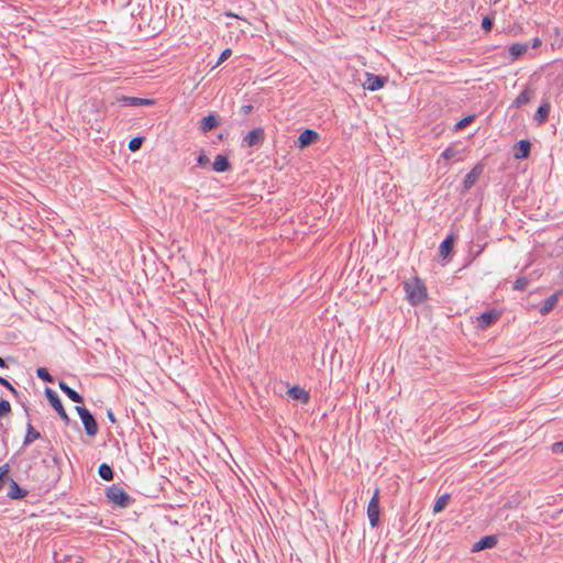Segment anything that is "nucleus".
Here are the masks:
<instances>
[{"label":"nucleus","instance_id":"obj_2","mask_svg":"<svg viewBox=\"0 0 563 563\" xmlns=\"http://www.w3.org/2000/svg\"><path fill=\"white\" fill-rule=\"evenodd\" d=\"M106 495L110 503L122 508L128 507L131 503V497L124 489L115 485L109 487Z\"/></svg>","mask_w":563,"mask_h":563},{"label":"nucleus","instance_id":"obj_41","mask_svg":"<svg viewBox=\"0 0 563 563\" xmlns=\"http://www.w3.org/2000/svg\"><path fill=\"white\" fill-rule=\"evenodd\" d=\"M225 15L227 16H232V18H240L238 14H235L233 12H227Z\"/></svg>","mask_w":563,"mask_h":563},{"label":"nucleus","instance_id":"obj_10","mask_svg":"<svg viewBox=\"0 0 563 563\" xmlns=\"http://www.w3.org/2000/svg\"><path fill=\"white\" fill-rule=\"evenodd\" d=\"M497 544V538L495 536H486L477 541L473 545V551L478 552L485 549H492Z\"/></svg>","mask_w":563,"mask_h":563},{"label":"nucleus","instance_id":"obj_36","mask_svg":"<svg viewBox=\"0 0 563 563\" xmlns=\"http://www.w3.org/2000/svg\"><path fill=\"white\" fill-rule=\"evenodd\" d=\"M552 451L553 452H563V442H555L552 445Z\"/></svg>","mask_w":563,"mask_h":563},{"label":"nucleus","instance_id":"obj_31","mask_svg":"<svg viewBox=\"0 0 563 563\" xmlns=\"http://www.w3.org/2000/svg\"><path fill=\"white\" fill-rule=\"evenodd\" d=\"M472 121H473V117H472V115H468V117L463 118L462 120H460V121L455 124V130H462V129H464V128H465L467 124H470Z\"/></svg>","mask_w":563,"mask_h":563},{"label":"nucleus","instance_id":"obj_8","mask_svg":"<svg viewBox=\"0 0 563 563\" xmlns=\"http://www.w3.org/2000/svg\"><path fill=\"white\" fill-rule=\"evenodd\" d=\"M318 139L319 134L316 131L307 129L298 136V145L302 148L316 142Z\"/></svg>","mask_w":563,"mask_h":563},{"label":"nucleus","instance_id":"obj_27","mask_svg":"<svg viewBox=\"0 0 563 563\" xmlns=\"http://www.w3.org/2000/svg\"><path fill=\"white\" fill-rule=\"evenodd\" d=\"M457 154H459V151L456 150V147L453 145H450L442 152L441 157L444 158L445 161H449V159L455 158L457 156Z\"/></svg>","mask_w":563,"mask_h":563},{"label":"nucleus","instance_id":"obj_20","mask_svg":"<svg viewBox=\"0 0 563 563\" xmlns=\"http://www.w3.org/2000/svg\"><path fill=\"white\" fill-rule=\"evenodd\" d=\"M289 395L295 399L301 400L303 404L309 401V394L298 386L290 388Z\"/></svg>","mask_w":563,"mask_h":563},{"label":"nucleus","instance_id":"obj_22","mask_svg":"<svg viewBox=\"0 0 563 563\" xmlns=\"http://www.w3.org/2000/svg\"><path fill=\"white\" fill-rule=\"evenodd\" d=\"M41 434L38 431H36L31 423L26 427V434L23 440L24 445H29L35 440L40 439Z\"/></svg>","mask_w":563,"mask_h":563},{"label":"nucleus","instance_id":"obj_21","mask_svg":"<svg viewBox=\"0 0 563 563\" xmlns=\"http://www.w3.org/2000/svg\"><path fill=\"white\" fill-rule=\"evenodd\" d=\"M528 49L526 44L516 43L509 47V54L511 56V60H516L519 56L525 54Z\"/></svg>","mask_w":563,"mask_h":563},{"label":"nucleus","instance_id":"obj_1","mask_svg":"<svg viewBox=\"0 0 563 563\" xmlns=\"http://www.w3.org/2000/svg\"><path fill=\"white\" fill-rule=\"evenodd\" d=\"M406 299L411 306H418L428 299V289L424 282L413 276L404 282Z\"/></svg>","mask_w":563,"mask_h":563},{"label":"nucleus","instance_id":"obj_14","mask_svg":"<svg viewBox=\"0 0 563 563\" xmlns=\"http://www.w3.org/2000/svg\"><path fill=\"white\" fill-rule=\"evenodd\" d=\"M217 173H223L231 168L230 162L224 155H217L212 165Z\"/></svg>","mask_w":563,"mask_h":563},{"label":"nucleus","instance_id":"obj_30","mask_svg":"<svg viewBox=\"0 0 563 563\" xmlns=\"http://www.w3.org/2000/svg\"><path fill=\"white\" fill-rule=\"evenodd\" d=\"M36 374H37V376H38L42 380H44V382H49V383H51V382L53 380V379H52V376L49 375V373L47 372V369H46V368H44V367H40V368H37Z\"/></svg>","mask_w":563,"mask_h":563},{"label":"nucleus","instance_id":"obj_25","mask_svg":"<svg viewBox=\"0 0 563 563\" xmlns=\"http://www.w3.org/2000/svg\"><path fill=\"white\" fill-rule=\"evenodd\" d=\"M453 245V238L449 236L446 238L441 244H440V255L442 257H446L450 252L452 251Z\"/></svg>","mask_w":563,"mask_h":563},{"label":"nucleus","instance_id":"obj_37","mask_svg":"<svg viewBox=\"0 0 563 563\" xmlns=\"http://www.w3.org/2000/svg\"><path fill=\"white\" fill-rule=\"evenodd\" d=\"M0 384L10 388V389H13L12 385L3 377L0 376Z\"/></svg>","mask_w":563,"mask_h":563},{"label":"nucleus","instance_id":"obj_32","mask_svg":"<svg viewBox=\"0 0 563 563\" xmlns=\"http://www.w3.org/2000/svg\"><path fill=\"white\" fill-rule=\"evenodd\" d=\"M231 54H232L231 48H225V49L220 54V56H219V58H218V62H217V65H216L214 67H217V66L221 65L224 60H227V59L231 56Z\"/></svg>","mask_w":563,"mask_h":563},{"label":"nucleus","instance_id":"obj_38","mask_svg":"<svg viewBox=\"0 0 563 563\" xmlns=\"http://www.w3.org/2000/svg\"><path fill=\"white\" fill-rule=\"evenodd\" d=\"M107 416H108V419H109L112 423H115V417H114V415H113L112 410H110V409H109V410L107 411Z\"/></svg>","mask_w":563,"mask_h":563},{"label":"nucleus","instance_id":"obj_17","mask_svg":"<svg viewBox=\"0 0 563 563\" xmlns=\"http://www.w3.org/2000/svg\"><path fill=\"white\" fill-rule=\"evenodd\" d=\"M533 96V90L530 87H527L521 93L517 96L514 101L515 107L519 108L522 104L530 102Z\"/></svg>","mask_w":563,"mask_h":563},{"label":"nucleus","instance_id":"obj_29","mask_svg":"<svg viewBox=\"0 0 563 563\" xmlns=\"http://www.w3.org/2000/svg\"><path fill=\"white\" fill-rule=\"evenodd\" d=\"M142 142H143V139H142V137H133V139L129 142V150H130V151H132V152L137 151V150L141 147Z\"/></svg>","mask_w":563,"mask_h":563},{"label":"nucleus","instance_id":"obj_18","mask_svg":"<svg viewBox=\"0 0 563 563\" xmlns=\"http://www.w3.org/2000/svg\"><path fill=\"white\" fill-rule=\"evenodd\" d=\"M58 386L74 402H82V397L76 390L67 386L64 382H59Z\"/></svg>","mask_w":563,"mask_h":563},{"label":"nucleus","instance_id":"obj_5","mask_svg":"<svg viewBox=\"0 0 563 563\" xmlns=\"http://www.w3.org/2000/svg\"><path fill=\"white\" fill-rule=\"evenodd\" d=\"M45 394H46L47 400L49 401L52 407L58 412L59 417L64 421L68 422L69 417H68L67 412L65 411L63 404H62L59 397L56 395V393L49 388H46Z\"/></svg>","mask_w":563,"mask_h":563},{"label":"nucleus","instance_id":"obj_16","mask_svg":"<svg viewBox=\"0 0 563 563\" xmlns=\"http://www.w3.org/2000/svg\"><path fill=\"white\" fill-rule=\"evenodd\" d=\"M122 100L125 101L129 106H154L155 100L148 98H137V97H122Z\"/></svg>","mask_w":563,"mask_h":563},{"label":"nucleus","instance_id":"obj_24","mask_svg":"<svg viewBox=\"0 0 563 563\" xmlns=\"http://www.w3.org/2000/svg\"><path fill=\"white\" fill-rule=\"evenodd\" d=\"M449 500H450L449 494H443L440 497H438L433 505V512L434 514L441 512L448 506Z\"/></svg>","mask_w":563,"mask_h":563},{"label":"nucleus","instance_id":"obj_4","mask_svg":"<svg viewBox=\"0 0 563 563\" xmlns=\"http://www.w3.org/2000/svg\"><path fill=\"white\" fill-rule=\"evenodd\" d=\"M76 411L79 415L85 431L88 435L95 437L98 432V426L92 415L85 407L77 406Z\"/></svg>","mask_w":563,"mask_h":563},{"label":"nucleus","instance_id":"obj_3","mask_svg":"<svg viewBox=\"0 0 563 563\" xmlns=\"http://www.w3.org/2000/svg\"><path fill=\"white\" fill-rule=\"evenodd\" d=\"M379 515H380V509H379V488L376 487L374 489V493H373V496L368 503V506H367V517H368V520H369V525L375 528L378 526L379 523Z\"/></svg>","mask_w":563,"mask_h":563},{"label":"nucleus","instance_id":"obj_26","mask_svg":"<svg viewBox=\"0 0 563 563\" xmlns=\"http://www.w3.org/2000/svg\"><path fill=\"white\" fill-rule=\"evenodd\" d=\"M98 473L100 477L103 478L104 481H111L113 478L112 468L106 463H102L99 466Z\"/></svg>","mask_w":563,"mask_h":563},{"label":"nucleus","instance_id":"obj_13","mask_svg":"<svg viewBox=\"0 0 563 563\" xmlns=\"http://www.w3.org/2000/svg\"><path fill=\"white\" fill-rule=\"evenodd\" d=\"M219 122L217 120V117L214 114H209L205 117L199 124V129L201 132L207 133L218 126Z\"/></svg>","mask_w":563,"mask_h":563},{"label":"nucleus","instance_id":"obj_34","mask_svg":"<svg viewBox=\"0 0 563 563\" xmlns=\"http://www.w3.org/2000/svg\"><path fill=\"white\" fill-rule=\"evenodd\" d=\"M527 285H528V282H527V279H526V278H519V279H517V280L515 282L514 287H515L516 289H525Z\"/></svg>","mask_w":563,"mask_h":563},{"label":"nucleus","instance_id":"obj_28","mask_svg":"<svg viewBox=\"0 0 563 563\" xmlns=\"http://www.w3.org/2000/svg\"><path fill=\"white\" fill-rule=\"evenodd\" d=\"M11 411V405L8 400H0V419L8 416Z\"/></svg>","mask_w":563,"mask_h":563},{"label":"nucleus","instance_id":"obj_42","mask_svg":"<svg viewBox=\"0 0 563 563\" xmlns=\"http://www.w3.org/2000/svg\"><path fill=\"white\" fill-rule=\"evenodd\" d=\"M5 366V362L2 357H0V367H4Z\"/></svg>","mask_w":563,"mask_h":563},{"label":"nucleus","instance_id":"obj_15","mask_svg":"<svg viewBox=\"0 0 563 563\" xmlns=\"http://www.w3.org/2000/svg\"><path fill=\"white\" fill-rule=\"evenodd\" d=\"M530 147H531V144L529 141H527V140L519 141L517 144L516 152H515V157L517 159L527 158L530 153Z\"/></svg>","mask_w":563,"mask_h":563},{"label":"nucleus","instance_id":"obj_40","mask_svg":"<svg viewBox=\"0 0 563 563\" xmlns=\"http://www.w3.org/2000/svg\"><path fill=\"white\" fill-rule=\"evenodd\" d=\"M541 44V41L539 38H534L532 43V47L537 48Z\"/></svg>","mask_w":563,"mask_h":563},{"label":"nucleus","instance_id":"obj_12","mask_svg":"<svg viewBox=\"0 0 563 563\" xmlns=\"http://www.w3.org/2000/svg\"><path fill=\"white\" fill-rule=\"evenodd\" d=\"M500 317V313L493 310V311H488V312H484L482 313L477 320L478 322L481 323V327L482 328H487L489 327L492 323L496 322Z\"/></svg>","mask_w":563,"mask_h":563},{"label":"nucleus","instance_id":"obj_35","mask_svg":"<svg viewBox=\"0 0 563 563\" xmlns=\"http://www.w3.org/2000/svg\"><path fill=\"white\" fill-rule=\"evenodd\" d=\"M197 163H198L199 165H207V164L209 163V158H208V156H207V155L201 154V155H199V156H198V158H197Z\"/></svg>","mask_w":563,"mask_h":563},{"label":"nucleus","instance_id":"obj_39","mask_svg":"<svg viewBox=\"0 0 563 563\" xmlns=\"http://www.w3.org/2000/svg\"><path fill=\"white\" fill-rule=\"evenodd\" d=\"M242 110L245 114L250 113L251 110H252V106L247 104V106H243L242 107Z\"/></svg>","mask_w":563,"mask_h":563},{"label":"nucleus","instance_id":"obj_7","mask_svg":"<svg viewBox=\"0 0 563 563\" xmlns=\"http://www.w3.org/2000/svg\"><path fill=\"white\" fill-rule=\"evenodd\" d=\"M265 136L264 130L262 128H256L250 131L243 139V142L246 146L252 147L258 145L263 142Z\"/></svg>","mask_w":563,"mask_h":563},{"label":"nucleus","instance_id":"obj_19","mask_svg":"<svg viewBox=\"0 0 563 563\" xmlns=\"http://www.w3.org/2000/svg\"><path fill=\"white\" fill-rule=\"evenodd\" d=\"M550 103L548 101L543 102L536 112V120L539 124L543 123L550 113Z\"/></svg>","mask_w":563,"mask_h":563},{"label":"nucleus","instance_id":"obj_11","mask_svg":"<svg viewBox=\"0 0 563 563\" xmlns=\"http://www.w3.org/2000/svg\"><path fill=\"white\" fill-rule=\"evenodd\" d=\"M562 295V290H559L554 294H552L545 301L544 303L542 305V307L540 308V313L542 316H545L548 314L554 307L555 305L558 303L560 297Z\"/></svg>","mask_w":563,"mask_h":563},{"label":"nucleus","instance_id":"obj_23","mask_svg":"<svg viewBox=\"0 0 563 563\" xmlns=\"http://www.w3.org/2000/svg\"><path fill=\"white\" fill-rule=\"evenodd\" d=\"M26 495V492L22 490L21 487L14 482H11L8 496L12 499H20Z\"/></svg>","mask_w":563,"mask_h":563},{"label":"nucleus","instance_id":"obj_6","mask_svg":"<svg viewBox=\"0 0 563 563\" xmlns=\"http://www.w3.org/2000/svg\"><path fill=\"white\" fill-rule=\"evenodd\" d=\"M484 170V167L482 164H476L470 173L466 174V176L463 179V189L468 190L479 178Z\"/></svg>","mask_w":563,"mask_h":563},{"label":"nucleus","instance_id":"obj_9","mask_svg":"<svg viewBox=\"0 0 563 563\" xmlns=\"http://www.w3.org/2000/svg\"><path fill=\"white\" fill-rule=\"evenodd\" d=\"M384 79L371 73H366V81L364 87L371 91L378 90L384 87Z\"/></svg>","mask_w":563,"mask_h":563},{"label":"nucleus","instance_id":"obj_33","mask_svg":"<svg viewBox=\"0 0 563 563\" xmlns=\"http://www.w3.org/2000/svg\"><path fill=\"white\" fill-rule=\"evenodd\" d=\"M493 26V21L488 16H484L482 20V27L485 32H489Z\"/></svg>","mask_w":563,"mask_h":563}]
</instances>
